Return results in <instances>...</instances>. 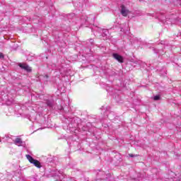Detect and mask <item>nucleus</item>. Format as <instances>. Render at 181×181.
I'll list each match as a JSON object with an SVG mask.
<instances>
[{"instance_id":"nucleus-1","label":"nucleus","mask_w":181,"mask_h":181,"mask_svg":"<svg viewBox=\"0 0 181 181\" xmlns=\"http://www.w3.org/2000/svg\"><path fill=\"white\" fill-rule=\"evenodd\" d=\"M25 156L28 160L33 165H34V166H36V168H38V169H40V168H42V165H40V162H39V160H35V158H33V157H32L29 154H27Z\"/></svg>"},{"instance_id":"nucleus-2","label":"nucleus","mask_w":181,"mask_h":181,"mask_svg":"<svg viewBox=\"0 0 181 181\" xmlns=\"http://www.w3.org/2000/svg\"><path fill=\"white\" fill-rule=\"evenodd\" d=\"M18 67H20V69H21V70H24V71H26L27 73H32V67L28 66V64L24 62H20L18 64Z\"/></svg>"},{"instance_id":"nucleus-3","label":"nucleus","mask_w":181,"mask_h":181,"mask_svg":"<svg viewBox=\"0 0 181 181\" xmlns=\"http://www.w3.org/2000/svg\"><path fill=\"white\" fill-rule=\"evenodd\" d=\"M112 57L115 58L119 63H122L124 62V57L117 53L112 54Z\"/></svg>"},{"instance_id":"nucleus-4","label":"nucleus","mask_w":181,"mask_h":181,"mask_svg":"<svg viewBox=\"0 0 181 181\" xmlns=\"http://www.w3.org/2000/svg\"><path fill=\"white\" fill-rule=\"evenodd\" d=\"M121 14L122 16H128V13H129V10L127 9V7L125 6L122 5L121 6Z\"/></svg>"},{"instance_id":"nucleus-5","label":"nucleus","mask_w":181,"mask_h":181,"mask_svg":"<svg viewBox=\"0 0 181 181\" xmlns=\"http://www.w3.org/2000/svg\"><path fill=\"white\" fill-rule=\"evenodd\" d=\"M15 145H22L23 144V141H22V139L19 138H16L14 141Z\"/></svg>"},{"instance_id":"nucleus-6","label":"nucleus","mask_w":181,"mask_h":181,"mask_svg":"<svg viewBox=\"0 0 181 181\" xmlns=\"http://www.w3.org/2000/svg\"><path fill=\"white\" fill-rule=\"evenodd\" d=\"M108 35V30L103 29L102 36L104 37L105 36Z\"/></svg>"},{"instance_id":"nucleus-7","label":"nucleus","mask_w":181,"mask_h":181,"mask_svg":"<svg viewBox=\"0 0 181 181\" xmlns=\"http://www.w3.org/2000/svg\"><path fill=\"white\" fill-rule=\"evenodd\" d=\"M154 101H159L160 100V95H158L153 97Z\"/></svg>"},{"instance_id":"nucleus-8","label":"nucleus","mask_w":181,"mask_h":181,"mask_svg":"<svg viewBox=\"0 0 181 181\" xmlns=\"http://www.w3.org/2000/svg\"><path fill=\"white\" fill-rule=\"evenodd\" d=\"M47 105L48 107H52L53 103H52V101H50V100H47Z\"/></svg>"},{"instance_id":"nucleus-9","label":"nucleus","mask_w":181,"mask_h":181,"mask_svg":"<svg viewBox=\"0 0 181 181\" xmlns=\"http://www.w3.org/2000/svg\"><path fill=\"white\" fill-rule=\"evenodd\" d=\"M5 56L2 52H0V59H4Z\"/></svg>"},{"instance_id":"nucleus-10","label":"nucleus","mask_w":181,"mask_h":181,"mask_svg":"<svg viewBox=\"0 0 181 181\" xmlns=\"http://www.w3.org/2000/svg\"><path fill=\"white\" fill-rule=\"evenodd\" d=\"M129 158H135V156H137L130 153V154H129Z\"/></svg>"},{"instance_id":"nucleus-11","label":"nucleus","mask_w":181,"mask_h":181,"mask_svg":"<svg viewBox=\"0 0 181 181\" xmlns=\"http://www.w3.org/2000/svg\"><path fill=\"white\" fill-rule=\"evenodd\" d=\"M89 42H90V45H94V40L90 39Z\"/></svg>"},{"instance_id":"nucleus-12","label":"nucleus","mask_w":181,"mask_h":181,"mask_svg":"<svg viewBox=\"0 0 181 181\" xmlns=\"http://www.w3.org/2000/svg\"><path fill=\"white\" fill-rule=\"evenodd\" d=\"M176 1V2H177V4H176V5L177 6V5H180V1L181 0H175Z\"/></svg>"},{"instance_id":"nucleus-13","label":"nucleus","mask_w":181,"mask_h":181,"mask_svg":"<svg viewBox=\"0 0 181 181\" xmlns=\"http://www.w3.org/2000/svg\"><path fill=\"white\" fill-rule=\"evenodd\" d=\"M44 78H45L46 80H47L49 78V76L48 75H45L44 76Z\"/></svg>"},{"instance_id":"nucleus-14","label":"nucleus","mask_w":181,"mask_h":181,"mask_svg":"<svg viewBox=\"0 0 181 181\" xmlns=\"http://www.w3.org/2000/svg\"><path fill=\"white\" fill-rule=\"evenodd\" d=\"M72 15V16H74V14H71Z\"/></svg>"}]
</instances>
